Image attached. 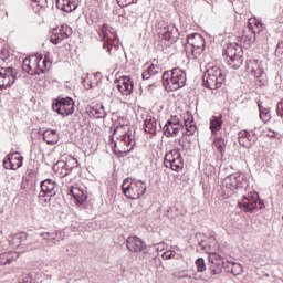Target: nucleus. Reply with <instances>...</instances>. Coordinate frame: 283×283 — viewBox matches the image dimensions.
Segmentation results:
<instances>
[{
    "label": "nucleus",
    "mask_w": 283,
    "mask_h": 283,
    "mask_svg": "<svg viewBox=\"0 0 283 283\" xmlns=\"http://www.w3.org/2000/svg\"><path fill=\"white\" fill-rule=\"evenodd\" d=\"M163 85L167 92H176L187 85V72L180 67H175L171 71H165L163 76Z\"/></svg>",
    "instance_id": "nucleus-1"
},
{
    "label": "nucleus",
    "mask_w": 283,
    "mask_h": 283,
    "mask_svg": "<svg viewBox=\"0 0 283 283\" xmlns=\"http://www.w3.org/2000/svg\"><path fill=\"white\" fill-rule=\"evenodd\" d=\"M98 36L102 41L103 50H106L109 56H114L118 51V34L116 29L104 23L98 30Z\"/></svg>",
    "instance_id": "nucleus-2"
},
{
    "label": "nucleus",
    "mask_w": 283,
    "mask_h": 283,
    "mask_svg": "<svg viewBox=\"0 0 283 283\" xmlns=\"http://www.w3.org/2000/svg\"><path fill=\"white\" fill-rule=\"evenodd\" d=\"M114 151L117 154H129L134 149L136 142L132 134L127 133L125 126H117L113 132Z\"/></svg>",
    "instance_id": "nucleus-3"
},
{
    "label": "nucleus",
    "mask_w": 283,
    "mask_h": 283,
    "mask_svg": "<svg viewBox=\"0 0 283 283\" xmlns=\"http://www.w3.org/2000/svg\"><path fill=\"white\" fill-rule=\"evenodd\" d=\"M122 191L129 200H138L142 196H145L147 184L138 179L126 178L122 185Z\"/></svg>",
    "instance_id": "nucleus-4"
},
{
    "label": "nucleus",
    "mask_w": 283,
    "mask_h": 283,
    "mask_svg": "<svg viewBox=\"0 0 283 283\" xmlns=\"http://www.w3.org/2000/svg\"><path fill=\"white\" fill-rule=\"evenodd\" d=\"M222 83H224V75L220 67L211 66L207 69L203 74V85L207 90H218L222 87Z\"/></svg>",
    "instance_id": "nucleus-5"
},
{
    "label": "nucleus",
    "mask_w": 283,
    "mask_h": 283,
    "mask_svg": "<svg viewBox=\"0 0 283 283\" xmlns=\"http://www.w3.org/2000/svg\"><path fill=\"white\" fill-rule=\"evenodd\" d=\"M242 54V46L238 44H229L227 46L224 56L228 65L232 67V70H239V67H242V63H244Z\"/></svg>",
    "instance_id": "nucleus-6"
},
{
    "label": "nucleus",
    "mask_w": 283,
    "mask_h": 283,
    "mask_svg": "<svg viewBox=\"0 0 283 283\" xmlns=\"http://www.w3.org/2000/svg\"><path fill=\"white\" fill-rule=\"evenodd\" d=\"M209 262L210 275H220V273H222V270L226 271V273H232L233 262L224 261L222 256L216 253H211L209 255Z\"/></svg>",
    "instance_id": "nucleus-7"
},
{
    "label": "nucleus",
    "mask_w": 283,
    "mask_h": 283,
    "mask_svg": "<svg viewBox=\"0 0 283 283\" xmlns=\"http://www.w3.org/2000/svg\"><path fill=\"white\" fill-rule=\"evenodd\" d=\"M239 207L245 213H255L264 209V201L260 199V196L254 192L252 195L244 196L241 201H239Z\"/></svg>",
    "instance_id": "nucleus-8"
},
{
    "label": "nucleus",
    "mask_w": 283,
    "mask_h": 283,
    "mask_svg": "<svg viewBox=\"0 0 283 283\" xmlns=\"http://www.w3.org/2000/svg\"><path fill=\"white\" fill-rule=\"evenodd\" d=\"M164 167L171 169V171H182L185 167V160L182 159V154L180 149H172L167 153L164 157Z\"/></svg>",
    "instance_id": "nucleus-9"
},
{
    "label": "nucleus",
    "mask_w": 283,
    "mask_h": 283,
    "mask_svg": "<svg viewBox=\"0 0 283 283\" xmlns=\"http://www.w3.org/2000/svg\"><path fill=\"white\" fill-rule=\"evenodd\" d=\"M74 99L71 97H59L52 105L53 112L63 117L74 114Z\"/></svg>",
    "instance_id": "nucleus-10"
},
{
    "label": "nucleus",
    "mask_w": 283,
    "mask_h": 283,
    "mask_svg": "<svg viewBox=\"0 0 283 283\" xmlns=\"http://www.w3.org/2000/svg\"><path fill=\"white\" fill-rule=\"evenodd\" d=\"M158 34L159 39L172 42L178 41V36H180V33L178 32V28H176V24H169L167 22H159Z\"/></svg>",
    "instance_id": "nucleus-11"
},
{
    "label": "nucleus",
    "mask_w": 283,
    "mask_h": 283,
    "mask_svg": "<svg viewBox=\"0 0 283 283\" xmlns=\"http://www.w3.org/2000/svg\"><path fill=\"white\" fill-rule=\"evenodd\" d=\"M70 36H72V28L67 24H62L60 28L53 29L50 41L53 45H59V43H63Z\"/></svg>",
    "instance_id": "nucleus-12"
},
{
    "label": "nucleus",
    "mask_w": 283,
    "mask_h": 283,
    "mask_svg": "<svg viewBox=\"0 0 283 283\" xmlns=\"http://www.w3.org/2000/svg\"><path fill=\"white\" fill-rule=\"evenodd\" d=\"M2 166L3 169L15 171V169L23 167V156L19 153L9 154L7 158L3 159Z\"/></svg>",
    "instance_id": "nucleus-13"
},
{
    "label": "nucleus",
    "mask_w": 283,
    "mask_h": 283,
    "mask_svg": "<svg viewBox=\"0 0 283 283\" xmlns=\"http://www.w3.org/2000/svg\"><path fill=\"white\" fill-rule=\"evenodd\" d=\"M116 88L123 96H129L134 92V81L129 76H122L115 81Z\"/></svg>",
    "instance_id": "nucleus-14"
},
{
    "label": "nucleus",
    "mask_w": 283,
    "mask_h": 283,
    "mask_svg": "<svg viewBox=\"0 0 283 283\" xmlns=\"http://www.w3.org/2000/svg\"><path fill=\"white\" fill-rule=\"evenodd\" d=\"M42 240L45 247H55L59 242L65 240V233L63 231H56L54 234L50 232L41 233Z\"/></svg>",
    "instance_id": "nucleus-15"
},
{
    "label": "nucleus",
    "mask_w": 283,
    "mask_h": 283,
    "mask_svg": "<svg viewBox=\"0 0 283 283\" xmlns=\"http://www.w3.org/2000/svg\"><path fill=\"white\" fill-rule=\"evenodd\" d=\"M181 129L182 136H193L198 129L196 127V123H193V115H191L189 112L184 114V126H181Z\"/></svg>",
    "instance_id": "nucleus-16"
},
{
    "label": "nucleus",
    "mask_w": 283,
    "mask_h": 283,
    "mask_svg": "<svg viewBox=\"0 0 283 283\" xmlns=\"http://www.w3.org/2000/svg\"><path fill=\"white\" fill-rule=\"evenodd\" d=\"M187 43L190 45V48H192V54L196 52V50H199V52L205 50V38H202L199 33L188 35Z\"/></svg>",
    "instance_id": "nucleus-17"
},
{
    "label": "nucleus",
    "mask_w": 283,
    "mask_h": 283,
    "mask_svg": "<svg viewBox=\"0 0 283 283\" xmlns=\"http://www.w3.org/2000/svg\"><path fill=\"white\" fill-rule=\"evenodd\" d=\"M126 247L130 253H140L145 251V242L138 237H129L126 240Z\"/></svg>",
    "instance_id": "nucleus-18"
},
{
    "label": "nucleus",
    "mask_w": 283,
    "mask_h": 283,
    "mask_svg": "<svg viewBox=\"0 0 283 283\" xmlns=\"http://www.w3.org/2000/svg\"><path fill=\"white\" fill-rule=\"evenodd\" d=\"M33 63H34V74H43L45 70H50L52 67V62L48 60V57H33Z\"/></svg>",
    "instance_id": "nucleus-19"
},
{
    "label": "nucleus",
    "mask_w": 283,
    "mask_h": 283,
    "mask_svg": "<svg viewBox=\"0 0 283 283\" xmlns=\"http://www.w3.org/2000/svg\"><path fill=\"white\" fill-rule=\"evenodd\" d=\"M180 122L179 120H167V123L163 127L164 134L167 136V138L171 136H176L180 132Z\"/></svg>",
    "instance_id": "nucleus-20"
},
{
    "label": "nucleus",
    "mask_w": 283,
    "mask_h": 283,
    "mask_svg": "<svg viewBox=\"0 0 283 283\" xmlns=\"http://www.w3.org/2000/svg\"><path fill=\"white\" fill-rule=\"evenodd\" d=\"M247 69L250 70L251 74L255 76V78H260L262 74H264L262 64H260V61L255 59L247 61Z\"/></svg>",
    "instance_id": "nucleus-21"
},
{
    "label": "nucleus",
    "mask_w": 283,
    "mask_h": 283,
    "mask_svg": "<svg viewBox=\"0 0 283 283\" xmlns=\"http://www.w3.org/2000/svg\"><path fill=\"white\" fill-rule=\"evenodd\" d=\"M56 8L62 12H74L78 8V1L76 0H56Z\"/></svg>",
    "instance_id": "nucleus-22"
},
{
    "label": "nucleus",
    "mask_w": 283,
    "mask_h": 283,
    "mask_svg": "<svg viewBox=\"0 0 283 283\" xmlns=\"http://www.w3.org/2000/svg\"><path fill=\"white\" fill-rule=\"evenodd\" d=\"M1 76H2V85L1 87H10V85H12L15 81L14 77V71L12 67H2V72H1Z\"/></svg>",
    "instance_id": "nucleus-23"
},
{
    "label": "nucleus",
    "mask_w": 283,
    "mask_h": 283,
    "mask_svg": "<svg viewBox=\"0 0 283 283\" xmlns=\"http://www.w3.org/2000/svg\"><path fill=\"white\" fill-rule=\"evenodd\" d=\"M53 169L55 170V174L60 178H65V176H70L72 171V167H70L69 163H65L64 160L57 161L54 166Z\"/></svg>",
    "instance_id": "nucleus-24"
},
{
    "label": "nucleus",
    "mask_w": 283,
    "mask_h": 283,
    "mask_svg": "<svg viewBox=\"0 0 283 283\" xmlns=\"http://www.w3.org/2000/svg\"><path fill=\"white\" fill-rule=\"evenodd\" d=\"M144 130L146 134H150L151 136L156 135L158 130V122L150 115H147L144 119Z\"/></svg>",
    "instance_id": "nucleus-25"
},
{
    "label": "nucleus",
    "mask_w": 283,
    "mask_h": 283,
    "mask_svg": "<svg viewBox=\"0 0 283 283\" xmlns=\"http://www.w3.org/2000/svg\"><path fill=\"white\" fill-rule=\"evenodd\" d=\"M41 189L42 191H45L49 193V196H56L59 193V186L56 185V181L52 179H45L41 182Z\"/></svg>",
    "instance_id": "nucleus-26"
},
{
    "label": "nucleus",
    "mask_w": 283,
    "mask_h": 283,
    "mask_svg": "<svg viewBox=\"0 0 283 283\" xmlns=\"http://www.w3.org/2000/svg\"><path fill=\"white\" fill-rule=\"evenodd\" d=\"M28 240V234L24 232L12 234L8 238V242L11 249H18L22 242Z\"/></svg>",
    "instance_id": "nucleus-27"
},
{
    "label": "nucleus",
    "mask_w": 283,
    "mask_h": 283,
    "mask_svg": "<svg viewBox=\"0 0 283 283\" xmlns=\"http://www.w3.org/2000/svg\"><path fill=\"white\" fill-rule=\"evenodd\" d=\"M88 114L92 118H105V116H107V112H105V106H103V104H93L90 107Z\"/></svg>",
    "instance_id": "nucleus-28"
},
{
    "label": "nucleus",
    "mask_w": 283,
    "mask_h": 283,
    "mask_svg": "<svg viewBox=\"0 0 283 283\" xmlns=\"http://www.w3.org/2000/svg\"><path fill=\"white\" fill-rule=\"evenodd\" d=\"M42 138L46 145H56L59 143V133L53 129H46L42 133Z\"/></svg>",
    "instance_id": "nucleus-29"
},
{
    "label": "nucleus",
    "mask_w": 283,
    "mask_h": 283,
    "mask_svg": "<svg viewBox=\"0 0 283 283\" xmlns=\"http://www.w3.org/2000/svg\"><path fill=\"white\" fill-rule=\"evenodd\" d=\"M248 28L251 30L252 34H260V32L264 31V24L255 18L249 19Z\"/></svg>",
    "instance_id": "nucleus-30"
},
{
    "label": "nucleus",
    "mask_w": 283,
    "mask_h": 283,
    "mask_svg": "<svg viewBox=\"0 0 283 283\" xmlns=\"http://www.w3.org/2000/svg\"><path fill=\"white\" fill-rule=\"evenodd\" d=\"M220 129H222V115L212 116L210 118V130L212 136H217Z\"/></svg>",
    "instance_id": "nucleus-31"
},
{
    "label": "nucleus",
    "mask_w": 283,
    "mask_h": 283,
    "mask_svg": "<svg viewBox=\"0 0 283 283\" xmlns=\"http://www.w3.org/2000/svg\"><path fill=\"white\" fill-rule=\"evenodd\" d=\"M212 146L214 149H217L218 154L220 156H224V151H227V140L222 137H214L212 142Z\"/></svg>",
    "instance_id": "nucleus-32"
},
{
    "label": "nucleus",
    "mask_w": 283,
    "mask_h": 283,
    "mask_svg": "<svg viewBox=\"0 0 283 283\" xmlns=\"http://www.w3.org/2000/svg\"><path fill=\"white\" fill-rule=\"evenodd\" d=\"M1 264H12V262L19 260V252L12 251V252H4L2 253L1 258Z\"/></svg>",
    "instance_id": "nucleus-33"
},
{
    "label": "nucleus",
    "mask_w": 283,
    "mask_h": 283,
    "mask_svg": "<svg viewBox=\"0 0 283 283\" xmlns=\"http://www.w3.org/2000/svg\"><path fill=\"white\" fill-rule=\"evenodd\" d=\"M156 74H160V66L151 64L144 73L143 78L144 81H149L151 76H156Z\"/></svg>",
    "instance_id": "nucleus-34"
},
{
    "label": "nucleus",
    "mask_w": 283,
    "mask_h": 283,
    "mask_svg": "<svg viewBox=\"0 0 283 283\" xmlns=\"http://www.w3.org/2000/svg\"><path fill=\"white\" fill-rule=\"evenodd\" d=\"M71 193L78 205H83V202L87 200V193L80 190L78 188H72Z\"/></svg>",
    "instance_id": "nucleus-35"
},
{
    "label": "nucleus",
    "mask_w": 283,
    "mask_h": 283,
    "mask_svg": "<svg viewBox=\"0 0 283 283\" xmlns=\"http://www.w3.org/2000/svg\"><path fill=\"white\" fill-rule=\"evenodd\" d=\"M222 185H223V187H226V189H230V191H235V189H238V184L235 181L234 175H230V176L226 177L223 179Z\"/></svg>",
    "instance_id": "nucleus-36"
},
{
    "label": "nucleus",
    "mask_w": 283,
    "mask_h": 283,
    "mask_svg": "<svg viewBox=\"0 0 283 283\" xmlns=\"http://www.w3.org/2000/svg\"><path fill=\"white\" fill-rule=\"evenodd\" d=\"M258 106L260 112V119L263 123H269L271 120V111L269 108H264V106H262V103L260 102H258Z\"/></svg>",
    "instance_id": "nucleus-37"
},
{
    "label": "nucleus",
    "mask_w": 283,
    "mask_h": 283,
    "mask_svg": "<svg viewBox=\"0 0 283 283\" xmlns=\"http://www.w3.org/2000/svg\"><path fill=\"white\" fill-rule=\"evenodd\" d=\"M34 57H25L22 62V70L27 72L28 74H31V76H34V69L32 67V63L34 64Z\"/></svg>",
    "instance_id": "nucleus-38"
},
{
    "label": "nucleus",
    "mask_w": 283,
    "mask_h": 283,
    "mask_svg": "<svg viewBox=\"0 0 283 283\" xmlns=\"http://www.w3.org/2000/svg\"><path fill=\"white\" fill-rule=\"evenodd\" d=\"M36 187V184L30 179H22L21 182V190L23 193H30L34 188Z\"/></svg>",
    "instance_id": "nucleus-39"
},
{
    "label": "nucleus",
    "mask_w": 283,
    "mask_h": 283,
    "mask_svg": "<svg viewBox=\"0 0 283 283\" xmlns=\"http://www.w3.org/2000/svg\"><path fill=\"white\" fill-rule=\"evenodd\" d=\"M200 247H202V249H218V241L216 240V235L211 234L208 238V241H202L200 243Z\"/></svg>",
    "instance_id": "nucleus-40"
},
{
    "label": "nucleus",
    "mask_w": 283,
    "mask_h": 283,
    "mask_svg": "<svg viewBox=\"0 0 283 283\" xmlns=\"http://www.w3.org/2000/svg\"><path fill=\"white\" fill-rule=\"evenodd\" d=\"M247 138H251V133H249V130L239 132V145H241V147L249 148V144L247 143Z\"/></svg>",
    "instance_id": "nucleus-41"
},
{
    "label": "nucleus",
    "mask_w": 283,
    "mask_h": 283,
    "mask_svg": "<svg viewBox=\"0 0 283 283\" xmlns=\"http://www.w3.org/2000/svg\"><path fill=\"white\" fill-rule=\"evenodd\" d=\"M34 12H41L48 6V0H31Z\"/></svg>",
    "instance_id": "nucleus-42"
},
{
    "label": "nucleus",
    "mask_w": 283,
    "mask_h": 283,
    "mask_svg": "<svg viewBox=\"0 0 283 283\" xmlns=\"http://www.w3.org/2000/svg\"><path fill=\"white\" fill-rule=\"evenodd\" d=\"M52 195H50L46 191H43V189H41L40 193H39V201L41 202V205H48V202H50V200H52Z\"/></svg>",
    "instance_id": "nucleus-43"
},
{
    "label": "nucleus",
    "mask_w": 283,
    "mask_h": 283,
    "mask_svg": "<svg viewBox=\"0 0 283 283\" xmlns=\"http://www.w3.org/2000/svg\"><path fill=\"white\" fill-rule=\"evenodd\" d=\"M196 266H197V271L199 273H205V271H207V264L205 263V259L202 258H198L195 262Z\"/></svg>",
    "instance_id": "nucleus-44"
},
{
    "label": "nucleus",
    "mask_w": 283,
    "mask_h": 283,
    "mask_svg": "<svg viewBox=\"0 0 283 283\" xmlns=\"http://www.w3.org/2000/svg\"><path fill=\"white\" fill-rule=\"evenodd\" d=\"M237 189H243L244 185H247V180H244V175H234Z\"/></svg>",
    "instance_id": "nucleus-45"
},
{
    "label": "nucleus",
    "mask_w": 283,
    "mask_h": 283,
    "mask_svg": "<svg viewBox=\"0 0 283 283\" xmlns=\"http://www.w3.org/2000/svg\"><path fill=\"white\" fill-rule=\"evenodd\" d=\"M231 274L234 276L241 275L242 274V265L240 263L233 262Z\"/></svg>",
    "instance_id": "nucleus-46"
},
{
    "label": "nucleus",
    "mask_w": 283,
    "mask_h": 283,
    "mask_svg": "<svg viewBox=\"0 0 283 283\" xmlns=\"http://www.w3.org/2000/svg\"><path fill=\"white\" fill-rule=\"evenodd\" d=\"M163 260H172V258H176V252L174 250H167L161 254Z\"/></svg>",
    "instance_id": "nucleus-47"
},
{
    "label": "nucleus",
    "mask_w": 283,
    "mask_h": 283,
    "mask_svg": "<svg viewBox=\"0 0 283 283\" xmlns=\"http://www.w3.org/2000/svg\"><path fill=\"white\" fill-rule=\"evenodd\" d=\"M138 0H117L118 6H122L123 8H127V6H132L133 3H136Z\"/></svg>",
    "instance_id": "nucleus-48"
},
{
    "label": "nucleus",
    "mask_w": 283,
    "mask_h": 283,
    "mask_svg": "<svg viewBox=\"0 0 283 283\" xmlns=\"http://www.w3.org/2000/svg\"><path fill=\"white\" fill-rule=\"evenodd\" d=\"M255 140H258V137H255V134H250V137L245 138V143L251 147V145H255Z\"/></svg>",
    "instance_id": "nucleus-49"
},
{
    "label": "nucleus",
    "mask_w": 283,
    "mask_h": 283,
    "mask_svg": "<svg viewBox=\"0 0 283 283\" xmlns=\"http://www.w3.org/2000/svg\"><path fill=\"white\" fill-rule=\"evenodd\" d=\"M19 283H34V281L32 280V275L27 274L19 281Z\"/></svg>",
    "instance_id": "nucleus-50"
},
{
    "label": "nucleus",
    "mask_w": 283,
    "mask_h": 283,
    "mask_svg": "<svg viewBox=\"0 0 283 283\" xmlns=\"http://www.w3.org/2000/svg\"><path fill=\"white\" fill-rule=\"evenodd\" d=\"M276 112H277V115L283 118V102H279Z\"/></svg>",
    "instance_id": "nucleus-51"
},
{
    "label": "nucleus",
    "mask_w": 283,
    "mask_h": 283,
    "mask_svg": "<svg viewBox=\"0 0 283 283\" xmlns=\"http://www.w3.org/2000/svg\"><path fill=\"white\" fill-rule=\"evenodd\" d=\"M242 39H243V41H248V45H251V43H253V39L252 38L243 36Z\"/></svg>",
    "instance_id": "nucleus-52"
},
{
    "label": "nucleus",
    "mask_w": 283,
    "mask_h": 283,
    "mask_svg": "<svg viewBox=\"0 0 283 283\" xmlns=\"http://www.w3.org/2000/svg\"><path fill=\"white\" fill-rule=\"evenodd\" d=\"M270 138H275V132H272L270 135H269Z\"/></svg>",
    "instance_id": "nucleus-53"
},
{
    "label": "nucleus",
    "mask_w": 283,
    "mask_h": 283,
    "mask_svg": "<svg viewBox=\"0 0 283 283\" xmlns=\"http://www.w3.org/2000/svg\"><path fill=\"white\" fill-rule=\"evenodd\" d=\"M163 264V261H159V266Z\"/></svg>",
    "instance_id": "nucleus-54"
},
{
    "label": "nucleus",
    "mask_w": 283,
    "mask_h": 283,
    "mask_svg": "<svg viewBox=\"0 0 283 283\" xmlns=\"http://www.w3.org/2000/svg\"><path fill=\"white\" fill-rule=\"evenodd\" d=\"M160 244H158V248L157 249H160V247H159Z\"/></svg>",
    "instance_id": "nucleus-55"
}]
</instances>
